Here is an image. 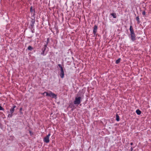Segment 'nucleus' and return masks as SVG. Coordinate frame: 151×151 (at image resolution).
<instances>
[{"label": "nucleus", "mask_w": 151, "mask_h": 151, "mask_svg": "<svg viewBox=\"0 0 151 151\" xmlns=\"http://www.w3.org/2000/svg\"><path fill=\"white\" fill-rule=\"evenodd\" d=\"M129 30L131 40L132 41H134L136 40V36L132 25L130 26Z\"/></svg>", "instance_id": "nucleus-1"}, {"label": "nucleus", "mask_w": 151, "mask_h": 151, "mask_svg": "<svg viewBox=\"0 0 151 151\" xmlns=\"http://www.w3.org/2000/svg\"><path fill=\"white\" fill-rule=\"evenodd\" d=\"M16 107V106L15 105H14L9 110L10 114H9L8 115V117H12L13 116V113L14 111V108Z\"/></svg>", "instance_id": "nucleus-2"}, {"label": "nucleus", "mask_w": 151, "mask_h": 151, "mask_svg": "<svg viewBox=\"0 0 151 151\" xmlns=\"http://www.w3.org/2000/svg\"><path fill=\"white\" fill-rule=\"evenodd\" d=\"M81 97H76L75 100L73 102V103L75 105H79L81 103Z\"/></svg>", "instance_id": "nucleus-3"}, {"label": "nucleus", "mask_w": 151, "mask_h": 151, "mask_svg": "<svg viewBox=\"0 0 151 151\" xmlns=\"http://www.w3.org/2000/svg\"><path fill=\"white\" fill-rule=\"evenodd\" d=\"M47 47L46 45H43V47L41 49L42 51L41 53V55L43 56H45L46 55V53H45V51L46 50Z\"/></svg>", "instance_id": "nucleus-4"}, {"label": "nucleus", "mask_w": 151, "mask_h": 151, "mask_svg": "<svg viewBox=\"0 0 151 151\" xmlns=\"http://www.w3.org/2000/svg\"><path fill=\"white\" fill-rule=\"evenodd\" d=\"M50 135V133L49 134L45 137L43 138L44 142L47 143L49 142V137Z\"/></svg>", "instance_id": "nucleus-5"}, {"label": "nucleus", "mask_w": 151, "mask_h": 151, "mask_svg": "<svg viewBox=\"0 0 151 151\" xmlns=\"http://www.w3.org/2000/svg\"><path fill=\"white\" fill-rule=\"evenodd\" d=\"M97 29H98V26L97 25H95L93 27V33L94 35H96V36L97 34L96 33L97 32Z\"/></svg>", "instance_id": "nucleus-6"}, {"label": "nucleus", "mask_w": 151, "mask_h": 151, "mask_svg": "<svg viewBox=\"0 0 151 151\" xmlns=\"http://www.w3.org/2000/svg\"><path fill=\"white\" fill-rule=\"evenodd\" d=\"M30 11L31 13H33V14L32 15L33 17H34L35 15V9H33V7L32 6H31L30 7Z\"/></svg>", "instance_id": "nucleus-7"}, {"label": "nucleus", "mask_w": 151, "mask_h": 151, "mask_svg": "<svg viewBox=\"0 0 151 151\" xmlns=\"http://www.w3.org/2000/svg\"><path fill=\"white\" fill-rule=\"evenodd\" d=\"M68 107L71 108V110L72 111H73L75 109V107L72 103H70L69 104Z\"/></svg>", "instance_id": "nucleus-8"}, {"label": "nucleus", "mask_w": 151, "mask_h": 151, "mask_svg": "<svg viewBox=\"0 0 151 151\" xmlns=\"http://www.w3.org/2000/svg\"><path fill=\"white\" fill-rule=\"evenodd\" d=\"M60 76L62 78H64V71H60Z\"/></svg>", "instance_id": "nucleus-9"}, {"label": "nucleus", "mask_w": 151, "mask_h": 151, "mask_svg": "<svg viewBox=\"0 0 151 151\" xmlns=\"http://www.w3.org/2000/svg\"><path fill=\"white\" fill-rule=\"evenodd\" d=\"M57 95L55 93H52V92L50 91V97L52 98H55L56 97Z\"/></svg>", "instance_id": "nucleus-10"}, {"label": "nucleus", "mask_w": 151, "mask_h": 151, "mask_svg": "<svg viewBox=\"0 0 151 151\" xmlns=\"http://www.w3.org/2000/svg\"><path fill=\"white\" fill-rule=\"evenodd\" d=\"M110 15L112 16L113 18H116V13H111L110 14Z\"/></svg>", "instance_id": "nucleus-11"}, {"label": "nucleus", "mask_w": 151, "mask_h": 151, "mask_svg": "<svg viewBox=\"0 0 151 151\" xmlns=\"http://www.w3.org/2000/svg\"><path fill=\"white\" fill-rule=\"evenodd\" d=\"M136 19L137 22V23L138 24H139V23H140V21H139V16H138L136 17Z\"/></svg>", "instance_id": "nucleus-12"}, {"label": "nucleus", "mask_w": 151, "mask_h": 151, "mask_svg": "<svg viewBox=\"0 0 151 151\" xmlns=\"http://www.w3.org/2000/svg\"><path fill=\"white\" fill-rule=\"evenodd\" d=\"M136 112L138 115H140L142 113V112L139 109H137L136 111Z\"/></svg>", "instance_id": "nucleus-13"}, {"label": "nucleus", "mask_w": 151, "mask_h": 151, "mask_svg": "<svg viewBox=\"0 0 151 151\" xmlns=\"http://www.w3.org/2000/svg\"><path fill=\"white\" fill-rule=\"evenodd\" d=\"M58 65L60 68V71H64L63 68L61 65L58 64Z\"/></svg>", "instance_id": "nucleus-14"}, {"label": "nucleus", "mask_w": 151, "mask_h": 151, "mask_svg": "<svg viewBox=\"0 0 151 151\" xmlns=\"http://www.w3.org/2000/svg\"><path fill=\"white\" fill-rule=\"evenodd\" d=\"M116 121H119L120 119H119V117L118 116V114H116Z\"/></svg>", "instance_id": "nucleus-15"}, {"label": "nucleus", "mask_w": 151, "mask_h": 151, "mask_svg": "<svg viewBox=\"0 0 151 151\" xmlns=\"http://www.w3.org/2000/svg\"><path fill=\"white\" fill-rule=\"evenodd\" d=\"M33 17H34L33 19H31L32 20L31 21V22L32 24H35V17L34 16Z\"/></svg>", "instance_id": "nucleus-16"}, {"label": "nucleus", "mask_w": 151, "mask_h": 151, "mask_svg": "<svg viewBox=\"0 0 151 151\" xmlns=\"http://www.w3.org/2000/svg\"><path fill=\"white\" fill-rule=\"evenodd\" d=\"M27 49L31 51L33 49V48L31 46H29L28 47Z\"/></svg>", "instance_id": "nucleus-17"}, {"label": "nucleus", "mask_w": 151, "mask_h": 151, "mask_svg": "<svg viewBox=\"0 0 151 151\" xmlns=\"http://www.w3.org/2000/svg\"><path fill=\"white\" fill-rule=\"evenodd\" d=\"M120 60H121V58H119L118 59H117V60H116V64H118L120 62Z\"/></svg>", "instance_id": "nucleus-18"}, {"label": "nucleus", "mask_w": 151, "mask_h": 151, "mask_svg": "<svg viewBox=\"0 0 151 151\" xmlns=\"http://www.w3.org/2000/svg\"><path fill=\"white\" fill-rule=\"evenodd\" d=\"M49 42H50L49 38H48L47 39V41L45 45H46V47H47V46Z\"/></svg>", "instance_id": "nucleus-19"}, {"label": "nucleus", "mask_w": 151, "mask_h": 151, "mask_svg": "<svg viewBox=\"0 0 151 151\" xmlns=\"http://www.w3.org/2000/svg\"><path fill=\"white\" fill-rule=\"evenodd\" d=\"M45 93H46L45 94H46V96H50V93H48L47 92H45Z\"/></svg>", "instance_id": "nucleus-20"}, {"label": "nucleus", "mask_w": 151, "mask_h": 151, "mask_svg": "<svg viewBox=\"0 0 151 151\" xmlns=\"http://www.w3.org/2000/svg\"><path fill=\"white\" fill-rule=\"evenodd\" d=\"M4 109L1 106V105L0 104V110L4 111Z\"/></svg>", "instance_id": "nucleus-21"}, {"label": "nucleus", "mask_w": 151, "mask_h": 151, "mask_svg": "<svg viewBox=\"0 0 151 151\" xmlns=\"http://www.w3.org/2000/svg\"><path fill=\"white\" fill-rule=\"evenodd\" d=\"M29 132L31 136H32L33 134V132L29 130Z\"/></svg>", "instance_id": "nucleus-22"}, {"label": "nucleus", "mask_w": 151, "mask_h": 151, "mask_svg": "<svg viewBox=\"0 0 151 151\" xmlns=\"http://www.w3.org/2000/svg\"><path fill=\"white\" fill-rule=\"evenodd\" d=\"M34 24H31L30 25V26H31V29H32L33 28V27H34Z\"/></svg>", "instance_id": "nucleus-23"}, {"label": "nucleus", "mask_w": 151, "mask_h": 151, "mask_svg": "<svg viewBox=\"0 0 151 151\" xmlns=\"http://www.w3.org/2000/svg\"><path fill=\"white\" fill-rule=\"evenodd\" d=\"M145 13H146V12H145V11H144L143 12H142V14L144 16L145 15Z\"/></svg>", "instance_id": "nucleus-24"}, {"label": "nucleus", "mask_w": 151, "mask_h": 151, "mask_svg": "<svg viewBox=\"0 0 151 151\" xmlns=\"http://www.w3.org/2000/svg\"><path fill=\"white\" fill-rule=\"evenodd\" d=\"M134 148V147H132L131 148V151H133V148Z\"/></svg>", "instance_id": "nucleus-25"}, {"label": "nucleus", "mask_w": 151, "mask_h": 151, "mask_svg": "<svg viewBox=\"0 0 151 151\" xmlns=\"http://www.w3.org/2000/svg\"><path fill=\"white\" fill-rule=\"evenodd\" d=\"M22 109V108H20V109H19V111L21 113V114L22 113V112H21Z\"/></svg>", "instance_id": "nucleus-26"}, {"label": "nucleus", "mask_w": 151, "mask_h": 151, "mask_svg": "<svg viewBox=\"0 0 151 151\" xmlns=\"http://www.w3.org/2000/svg\"><path fill=\"white\" fill-rule=\"evenodd\" d=\"M32 32L33 33H34L35 32V31H34V29H33V30H32Z\"/></svg>", "instance_id": "nucleus-27"}, {"label": "nucleus", "mask_w": 151, "mask_h": 151, "mask_svg": "<svg viewBox=\"0 0 151 151\" xmlns=\"http://www.w3.org/2000/svg\"><path fill=\"white\" fill-rule=\"evenodd\" d=\"M46 93H45V92L43 93H42V94L44 95H45V94Z\"/></svg>", "instance_id": "nucleus-28"}, {"label": "nucleus", "mask_w": 151, "mask_h": 151, "mask_svg": "<svg viewBox=\"0 0 151 151\" xmlns=\"http://www.w3.org/2000/svg\"><path fill=\"white\" fill-rule=\"evenodd\" d=\"M130 145H133V143L132 142H131V143H130Z\"/></svg>", "instance_id": "nucleus-29"}, {"label": "nucleus", "mask_w": 151, "mask_h": 151, "mask_svg": "<svg viewBox=\"0 0 151 151\" xmlns=\"http://www.w3.org/2000/svg\"><path fill=\"white\" fill-rule=\"evenodd\" d=\"M7 113H9V111H7Z\"/></svg>", "instance_id": "nucleus-30"}, {"label": "nucleus", "mask_w": 151, "mask_h": 151, "mask_svg": "<svg viewBox=\"0 0 151 151\" xmlns=\"http://www.w3.org/2000/svg\"><path fill=\"white\" fill-rule=\"evenodd\" d=\"M1 123L0 122V126H1Z\"/></svg>", "instance_id": "nucleus-31"}, {"label": "nucleus", "mask_w": 151, "mask_h": 151, "mask_svg": "<svg viewBox=\"0 0 151 151\" xmlns=\"http://www.w3.org/2000/svg\"><path fill=\"white\" fill-rule=\"evenodd\" d=\"M135 14V15L136 16V14Z\"/></svg>", "instance_id": "nucleus-32"}]
</instances>
